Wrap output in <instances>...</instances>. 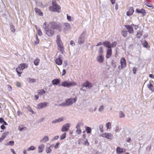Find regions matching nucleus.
Listing matches in <instances>:
<instances>
[{
    "mask_svg": "<svg viewBox=\"0 0 154 154\" xmlns=\"http://www.w3.org/2000/svg\"><path fill=\"white\" fill-rule=\"evenodd\" d=\"M84 127L87 134H91V127L87 126H85Z\"/></svg>",
    "mask_w": 154,
    "mask_h": 154,
    "instance_id": "nucleus-26",
    "label": "nucleus"
},
{
    "mask_svg": "<svg viewBox=\"0 0 154 154\" xmlns=\"http://www.w3.org/2000/svg\"><path fill=\"white\" fill-rule=\"evenodd\" d=\"M39 62H40V59L39 58H37L34 61V62H33L35 66H37L39 65Z\"/></svg>",
    "mask_w": 154,
    "mask_h": 154,
    "instance_id": "nucleus-31",
    "label": "nucleus"
},
{
    "mask_svg": "<svg viewBox=\"0 0 154 154\" xmlns=\"http://www.w3.org/2000/svg\"><path fill=\"white\" fill-rule=\"evenodd\" d=\"M14 142L13 140H11L7 143L5 145H10L13 146L14 145Z\"/></svg>",
    "mask_w": 154,
    "mask_h": 154,
    "instance_id": "nucleus-39",
    "label": "nucleus"
},
{
    "mask_svg": "<svg viewBox=\"0 0 154 154\" xmlns=\"http://www.w3.org/2000/svg\"><path fill=\"white\" fill-rule=\"evenodd\" d=\"M121 34L124 37H126L127 35V31L122 30L121 32Z\"/></svg>",
    "mask_w": 154,
    "mask_h": 154,
    "instance_id": "nucleus-41",
    "label": "nucleus"
},
{
    "mask_svg": "<svg viewBox=\"0 0 154 154\" xmlns=\"http://www.w3.org/2000/svg\"><path fill=\"white\" fill-rule=\"evenodd\" d=\"M135 13H136L140 14H142L143 17H144L145 15L146 11L143 8H141V9L137 8L135 10Z\"/></svg>",
    "mask_w": 154,
    "mask_h": 154,
    "instance_id": "nucleus-12",
    "label": "nucleus"
},
{
    "mask_svg": "<svg viewBox=\"0 0 154 154\" xmlns=\"http://www.w3.org/2000/svg\"><path fill=\"white\" fill-rule=\"evenodd\" d=\"M112 50L111 48L107 49L106 57L107 59L109 58L112 56Z\"/></svg>",
    "mask_w": 154,
    "mask_h": 154,
    "instance_id": "nucleus-13",
    "label": "nucleus"
},
{
    "mask_svg": "<svg viewBox=\"0 0 154 154\" xmlns=\"http://www.w3.org/2000/svg\"><path fill=\"white\" fill-rule=\"evenodd\" d=\"M26 128V127H20V126H19L18 127V130L20 131H23Z\"/></svg>",
    "mask_w": 154,
    "mask_h": 154,
    "instance_id": "nucleus-54",
    "label": "nucleus"
},
{
    "mask_svg": "<svg viewBox=\"0 0 154 154\" xmlns=\"http://www.w3.org/2000/svg\"><path fill=\"white\" fill-rule=\"evenodd\" d=\"M86 35V32L84 31L80 35L78 40V43L81 45L84 43L85 41V36Z\"/></svg>",
    "mask_w": 154,
    "mask_h": 154,
    "instance_id": "nucleus-7",
    "label": "nucleus"
},
{
    "mask_svg": "<svg viewBox=\"0 0 154 154\" xmlns=\"http://www.w3.org/2000/svg\"><path fill=\"white\" fill-rule=\"evenodd\" d=\"M27 81L31 83H33L35 82L36 80L34 79L31 78H27Z\"/></svg>",
    "mask_w": 154,
    "mask_h": 154,
    "instance_id": "nucleus-35",
    "label": "nucleus"
},
{
    "mask_svg": "<svg viewBox=\"0 0 154 154\" xmlns=\"http://www.w3.org/2000/svg\"><path fill=\"white\" fill-rule=\"evenodd\" d=\"M119 117L123 118L125 117V115L124 114L122 111H120L119 112Z\"/></svg>",
    "mask_w": 154,
    "mask_h": 154,
    "instance_id": "nucleus-52",
    "label": "nucleus"
},
{
    "mask_svg": "<svg viewBox=\"0 0 154 154\" xmlns=\"http://www.w3.org/2000/svg\"><path fill=\"white\" fill-rule=\"evenodd\" d=\"M103 126L102 125H101L99 126V130L100 131L101 133H103L104 132L103 130Z\"/></svg>",
    "mask_w": 154,
    "mask_h": 154,
    "instance_id": "nucleus-51",
    "label": "nucleus"
},
{
    "mask_svg": "<svg viewBox=\"0 0 154 154\" xmlns=\"http://www.w3.org/2000/svg\"><path fill=\"white\" fill-rule=\"evenodd\" d=\"M65 26L66 27L64 28V30H67V29H70L71 28L70 27V25L69 23H65L64 24Z\"/></svg>",
    "mask_w": 154,
    "mask_h": 154,
    "instance_id": "nucleus-28",
    "label": "nucleus"
},
{
    "mask_svg": "<svg viewBox=\"0 0 154 154\" xmlns=\"http://www.w3.org/2000/svg\"><path fill=\"white\" fill-rule=\"evenodd\" d=\"M77 100L76 97L74 98L71 97L66 99L65 102L59 104L58 106L63 107L70 106L76 102Z\"/></svg>",
    "mask_w": 154,
    "mask_h": 154,
    "instance_id": "nucleus-2",
    "label": "nucleus"
},
{
    "mask_svg": "<svg viewBox=\"0 0 154 154\" xmlns=\"http://www.w3.org/2000/svg\"><path fill=\"white\" fill-rule=\"evenodd\" d=\"M49 137L47 136H45L40 141V143H45L49 140Z\"/></svg>",
    "mask_w": 154,
    "mask_h": 154,
    "instance_id": "nucleus-25",
    "label": "nucleus"
},
{
    "mask_svg": "<svg viewBox=\"0 0 154 154\" xmlns=\"http://www.w3.org/2000/svg\"><path fill=\"white\" fill-rule=\"evenodd\" d=\"M35 38L36 41L35 42V44L36 45H37L39 43V40L37 35H36Z\"/></svg>",
    "mask_w": 154,
    "mask_h": 154,
    "instance_id": "nucleus-44",
    "label": "nucleus"
},
{
    "mask_svg": "<svg viewBox=\"0 0 154 154\" xmlns=\"http://www.w3.org/2000/svg\"><path fill=\"white\" fill-rule=\"evenodd\" d=\"M49 24L51 26L52 30L54 31V30H56L58 32H60L62 31V27L61 23L53 21L50 22Z\"/></svg>",
    "mask_w": 154,
    "mask_h": 154,
    "instance_id": "nucleus-1",
    "label": "nucleus"
},
{
    "mask_svg": "<svg viewBox=\"0 0 154 154\" xmlns=\"http://www.w3.org/2000/svg\"><path fill=\"white\" fill-rule=\"evenodd\" d=\"M45 150L46 153L48 154L50 153L52 151V150L50 147H47Z\"/></svg>",
    "mask_w": 154,
    "mask_h": 154,
    "instance_id": "nucleus-46",
    "label": "nucleus"
},
{
    "mask_svg": "<svg viewBox=\"0 0 154 154\" xmlns=\"http://www.w3.org/2000/svg\"><path fill=\"white\" fill-rule=\"evenodd\" d=\"M34 10L36 13L38 15L40 16H43V12L41 11L40 9H39L38 8H35Z\"/></svg>",
    "mask_w": 154,
    "mask_h": 154,
    "instance_id": "nucleus-20",
    "label": "nucleus"
},
{
    "mask_svg": "<svg viewBox=\"0 0 154 154\" xmlns=\"http://www.w3.org/2000/svg\"><path fill=\"white\" fill-rule=\"evenodd\" d=\"M125 67H126L123 65L122 64H121V65H119V66L118 69H122Z\"/></svg>",
    "mask_w": 154,
    "mask_h": 154,
    "instance_id": "nucleus-60",
    "label": "nucleus"
},
{
    "mask_svg": "<svg viewBox=\"0 0 154 154\" xmlns=\"http://www.w3.org/2000/svg\"><path fill=\"white\" fill-rule=\"evenodd\" d=\"M77 85L76 82L74 81H69L65 80L62 82L59 86H62L64 87L69 88L70 87L75 86Z\"/></svg>",
    "mask_w": 154,
    "mask_h": 154,
    "instance_id": "nucleus-5",
    "label": "nucleus"
},
{
    "mask_svg": "<svg viewBox=\"0 0 154 154\" xmlns=\"http://www.w3.org/2000/svg\"><path fill=\"white\" fill-rule=\"evenodd\" d=\"M146 2L145 5L147 6L149 8H154V7L152 5L150 4L149 3L147 2Z\"/></svg>",
    "mask_w": 154,
    "mask_h": 154,
    "instance_id": "nucleus-47",
    "label": "nucleus"
},
{
    "mask_svg": "<svg viewBox=\"0 0 154 154\" xmlns=\"http://www.w3.org/2000/svg\"><path fill=\"white\" fill-rule=\"evenodd\" d=\"M152 146V144H151L150 145H149L146 148V150H149L151 149Z\"/></svg>",
    "mask_w": 154,
    "mask_h": 154,
    "instance_id": "nucleus-61",
    "label": "nucleus"
},
{
    "mask_svg": "<svg viewBox=\"0 0 154 154\" xmlns=\"http://www.w3.org/2000/svg\"><path fill=\"white\" fill-rule=\"evenodd\" d=\"M82 140H83L84 142V143H82V144L85 145L87 146H89L90 144L88 142V140L87 139H82Z\"/></svg>",
    "mask_w": 154,
    "mask_h": 154,
    "instance_id": "nucleus-34",
    "label": "nucleus"
},
{
    "mask_svg": "<svg viewBox=\"0 0 154 154\" xmlns=\"http://www.w3.org/2000/svg\"><path fill=\"white\" fill-rule=\"evenodd\" d=\"M27 108L28 109V111L32 112V114H35V112L32 110V109L31 108L29 105H28L27 106Z\"/></svg>",
    "mask_w": 154,
    "mask_h": 154,
    "instance_id": "nucleus-40",
    "label": "nucleus"
},
{
    "mask_svg": "<svg viewBox=\"0 0 154 154\" xmlns=\"http://www.w3.org/2000/svg\"><path fill=\"white\" fill-rule=\"evenodd\" d=\"M147 87L152 92H154V86L150 82L149 84L147 85Z\"/></svg>",
    "mask_w": 154,
    "mask_h": 154,
    "instance_id": "nucleus-21",
    "label": "nucleus"
},
{
    "mask_svg": "<svg viewBox=\"0 0 154 154\" xmlns=\"http://www.w3.org/2000/svg\"><path fill=\"white\" fill-rule=\"evenodd\" d=\"M126 149L124 148H121L120 147H117L116 149V152L117 154H121L124 152Z\"/></svg>",
    "mask_w": 154,
    "mask_h": 154,
    "instance_id": "nucleus-17",
    "label": "nucleus"
},
{
    "mask_svg": "<svg viewBox=\"0 0 154 154\" xmlns=\"http://www.w3.org/2000/svg\"><path fill=\"white\" fill-rule=\"evenodd\" d=\"M48 104V103L47 102L40 103L38 104V109H41L47 107Z\"/></svg>",
    "mask_w": 154,
    "mask_h": 154,
    "instance_id": "nucleus-11",
    "label": "nucleus"
},
{
    "mask_svg": "<svg viewBox=\"0 0 154 154\" xmlns=\"http://www.w3.org/2000/svg\"><path fill=\"white\" fill-rule=\"evenodd\" d=\"M112 66L114 68H116V65L115 63V61L114 60H112L111 62Z\"/></svg>",
    "mask_w": 154,
    "mask_h": 154,
    "instance_id": "nucleus-50",
    "label": "nucleus"
},
{
    "mask_svg": "<svg viewBox=\"0 0 154 154\" xmlns=\"http://www.w3.org/2000/svg\"><path fill=\"white\" fill-rule=\"evenodd\" d=\"M76 132L78 134H80L82 133V130L80 129H77L76 131Z\"/></svg>",
    "mask_w": 154,
    "mask_h": 154,
    "instance_id": "nucleus-57",
    "label": "nucleus"
},
{
    "mask_svg": "<svg viewBox=\"0 0 154 154\" xmlns=\"http://www.w3.org/2000/svg\"><path fill=\"white\" fill-rule=\"evenodd\" d=\"M111 123L110 122H107L106 125V126L107 128V130L109 129L111 127Z\"/></svg>",
    "mask_w": 154,
    "mask_h": 154,
    "instance_id": "nucleus-45",
    "label": "nucleus"
},
{
    "mask_svg": "<svg viewBox=\"0 0 154 154\" xmlns=\"http://www.w3.org/2000/svg\"><path fill=\"white\" fill-rule=\"evenodd\" d=\"M104 109V106L103 105H102L100 106L98 110L100 112H101Z\"/></svg>",
    "mask_w": 154,
    "mask_h": 154,
    "instance_id": "nucleus-59",
    "label": "nucleus"
},
{
    "mask_svg": "<svg viewBox=\"0 0 154 154\" xmlns=\"http://www.w3.org/2000/svg\"><path fill=\"white\" fill-rule=\"evenodd\" d=\"M10 30L12 32H14L15 31V29L14 26L11 23V24L10 25Z\"/></svg>",
    "mask_w": 154,
    "mask_h": 154,
    "instance_id": "nucleus-37",
    "label": "nucleus"
},
{
    "mask_svg": "<svg viewBox=\"0 0 154 154\" xmlns=\"http://www.w3.org/2000/svg\"><path fill=\"white\" fill-rule=\"evenodd\" d=\"M60 144V143L59 142H57V143L54 146V149H57V148L59 146Z\"/></svg>",
    "mask_w": 154,
    "mask_h": 154,
    "instance_id": "nucleus-58",
    "label": "nucleus"
},
{
    "mask_svg": "<svg viewBox=\"0 0 154 154\" xmlns=\"http://www.w3.org/2000/svg\"><path fill=\"white\" fill-rule=\"evenodd\" d=\"M125 27L128 30V32L130 34H132L133 33L134 29L133 27L130 25H126L125 26Z\"/></svg>",
    "mask_w": 154,
    "mask_h": 154,
    "instance_id": "nucleus-14",
    "label": "nucleus"
},
{
    "mask_svg": "<svg viewBox=\"0 0 154 154\" xmlns=\"http://www.w3.org/2000/svg\"><path fill=\"white\" fill-rule=\"evenodd\" d=\"M134 12V10L133 7H130L129 8V11L126 13L127 16H130L132 15Z\"/></svg>",
    "mask_w": 154,
    "mask_h": 154,
    "instance_id": "nucleus-18",
    "label": "nucleus"
},
{
    "mask_svg": "<svg viewBox=\"0 0 154 154\" xmlns=\"http://www.w3.org/2000/svg\"><path fill=\"white\" fill-rule=\"evenodd\" d=\"M45 91L44 89L39 90H38V93L39 95H42L45 94Z\"/></svg>",
    "mask_w": 154,
    "mask_h": 154,
    "instance_id": "nucleus-32",
    "label": "nucleus"
},
{
    "mask_svg": "<svg viewBox=\"0 0 154 154\" xmlns=\"http://www.w3.org/2000/svg\"><path fill=\"white\" fill-rule=\"evenodd\" d=\"M93 85V84L92 83L89 82L87 80L82 83L81 86L82 87H85L87 88H88V89H90L92 88Z\"/></svg>",
    "mask_w": 154,
    "mask_h": 154,
    "instance_id": "nucleus-8",
    "label": "nucleus"
},
{
    "mask_svg": "<svg viewBox=\"0 0 154 154\" xmlns=\"http://www.w3.org/2000/svg\"><path fill=\"white\" fill-rule=\"evenodd\" d=\"M66 133L64 132L63 134L60 136V140H62L64 139L66 137Z\"/></svg>",
    "mask_w": 154,
    "mask_h": 154,
    "instance_id": "nucleus-38",
    "label": "nucleus"
},
{
    "mask_svg": "<svg viewBox=\"0 0 154 154\" xmlns=\"http://www.w3.org/2000/svg\"><path fill=\"white\" fill-rule=\"evenodd\" d=\"M70 124L69 123L64 125L62 127L61 131L63 132L68 131L70 126Z\"/></svg>",
    "mask_w": 154,
    "mask_h": 154,
    "instance_id": "nucleus-10",
    "label": "nucleus"
},
{
    "mask_svg": "<svg viewBox=\"0 0 154 154\" xmlns=\"http://www.w3.org/2000/svg\"><path fill=\"white\" fill-rule=\"evenodd\" d=\"M38 34L39 35L41 36L42 35V32L40 28H39L38 29Z\"/></svg>",
    "mask_w": 154,
    "mask_h": 154,
    "instance_id": "nucleus-55",
    "label": "nucleus"
},
{
    "mask_svg": "<svg viewBox=\"0 0 154 154\" xmlns=\"http://www.w3.org/2000/svg\"><path fill=\"white\" fill-rule=\"evenodd\" d=\"M0 128L2 130H4L6 129V127L4 125H2L0 126Z\"/></svg>",
    "mask_w": 154,
    "mask_h": 154,
    "instance_id": "nucleus-62",
    "label": "nucleus"
},
{
    "mask_svg": "<svg viewBox=\"0 0 154 154\" xmlns=\"http://www.w3.org/2000/svg\"><path fill=\"white\" fill-rule=\"evenodd\" d=\"M50 28L49 27L48 25L43 27L45 30V32L46 34L49 37H51L54 34V32L51 30V26Z\"/></svg>",
    "mask_w": 154,
    "mask_h": 154,
    "instance_id": "nucleus-6",
    "label": "nucleus"
},
{
    "mask_svg": "<svg viewBox=\"0 0 154 154\" xmlns=\"http://www.w3.org/2000/svg\"><path fill=\"white\" fill-rule=\"evenodd\" d=\"M137 71V68L136 67H134L132 69L133 72L134 74H136V72Z\"/></svg>",
    "mask_w": 154,
    "mask_h": 154,
    "instance_id": "nucleus-56",
    "label": "nucleus"
},
{
    "mask_svg": "<svg viewBox=\"0 0 154 154\" xmlns=\"http://www.w3.org/2000/svg\"><path fill=\"white\" fill-rule=\"evenodd\" d=\"M144 42L142 43L143 47L147 49H149L150 48V46L148 45V43L146 40H144Z\"/></svg>",
    "mask_w": 154,
    "mask_h": 154,
    "instance_id": "nucleus-23",
    "label": "nucleus"
},
{
    "mask_svg": "<svg viewBox=\"0 0 154 154\" xmlns=\"http://www.w3.org/2000/svg\"><path fill=\"white\" fill-rule=\"evenodd\" d=\"M60 79H55L52 81V85H58L59 86L60 84Z\"/></svg>",
    "mask_w": 154,
    "mask_h": 154,
    "instance_id": "nucleus-16",
    "label": "nucleus"
},
{
    "mask_svg": "<svg viewBox=\"0 0 154 154\" xmlns=\"http://www.w3.org/2000/svg\"><path fill=\"white\" fill-rule=\"evenodd\" d=\"M56 63L58 65H61L63 63V60L62 59H56L55 60Z\"/></svg>",
    "mask_w": 154,
    "mask_h": 154,
    "instance_id": "nucleus-30",
    "label": "nucleus"
},
{
    "mask_svg": "<svg viewBox=\"0 0 154 154\" xmlns=\"http://www.w3.org/2000/svg\"><path fill=\"white\" fill-rule=\"evenodd\" d=\"M143 31L139 30L137 31L136 34L137 37L138 38H140L141 36L143 35Z\"/></svg>",
    "mask_w": 154,
    "mask_h": 154,
    "instance_id": "nucleus-29",
    "label": "nucleus"
},
{
    "mask_svg": "<svg viewBox=\"0 0 154 154\" xmlns=\"http://www.w3.org/2000/svg\"><path fill=\"white\" fill-rule=\"evenodd\" d=\"M103 45L107 49L110 48V42L109 41H106L103 42Z\"/></svg>",
    "mask_w": 154,
    "mask_h": 154,
    "instance_id": "nucleus-19",
    "label": "nucleus"
},
{
    "mask_svg": "<svg viewBox=\"0 0 154 154\" xmlns=\"http://www.w3.org/2000/svg\"><path fill=\"white\" fill-rule=\"evenodd\" d=\"M35 147L34 146H30V147L28 148L27 149V150L28 151H29L30 150H33L35 149Z\"/></svg>",
    "mask_w": 154,
    "mask_h": 154,
    "instance_id": "nucleus-43",
    "label": "nucleus"
},
{
    "mask_svg": "<svg viewBox=\"0 0 154 154\" xmlns=\"http://www.w3.org/2000/svg\"><path fill=\"white\" fill-rule=\"evenodd\" d=\"M100 136L109 140H112L113 137V135L111 133H105L102 134Z\"/></svg>",
    "mask_w": 154,
    "mask_h": 154,
    "instance_id": "nucleus-9",
    "label": "nucleus"
},
{
    "mask_svg": "<svg viewBox=\"0 0 154 154\" xmlns=\"http://www.w3.org/2000/svg\"><path fill=\"white\" fill-rule=\"evenodd\" d=\"M66 16L67 20L69 21H71L72 20V17L69 15L68 14H66Z\"/></svg>",
    "mask_w": 154,
    "mask_h": 154,
    "instance_id": "nucleus-53",
    "label": "nucleus"
},
{
    "mask_svg": "<svg viewBox=\"0 0 154 154\" xmlns=\"http://www.w3.org/2000/svg\"><path fill=\"white\" fill-rule=\"evenodd\" d=\"M121 64H122L123 65L126 67L127 65L126 61L125 58L124 57H122L120 60Z\"/></svg>",
    "mask_w": 154,
    "mask_h": 154,
    "instance_id": "nucleus-24",
    "label": "nucleus"
},
{
    "mask_svg": "<svg viewBox=\"0 0 154 154\" xmlns=\"http://www.w3.org/2000/svg\"><path fill=\"white\" fill-rule=\"evenodd\" d=\"M99 53L102 54L103 52V51L102 47H100L99 48V50L98 51Z\"/></svg>",
    "mask_w": 154,
    "mask_h": 154,
    "instance_id": "nucleus-49",
    "label": "nucleus"
},
{
    "mask_svg": "<svg viewBox=\"0 0 154 154\" xmlns=\"http://www.w3.org/2000/svg\"><path fill=\"white\" fill-rule=\"evenodd\" d=\"M97 61L99 63H102L104 60V56L102 54H100L97 57Z\"/></svg>",
    "mask_w": 154,
    "mask_h": 154,
    "instance_id": "nucleus-15",
    "label": "nucleus"
},
{
    "mask_svg": "<svg viewBox=\"0 0 154 154\" xmlns=\"http://www.w3.org/2000/svg\"><path fill=\"white\" fill-rule=\"evenodd\" d=\"M117 44V43L116 41H114L112 42V43H110V47L112 49V48H114L116 46Z\"/></svg>",
    "mask_w": 154,
    "mask_h": 154,
    "instance_id": "nucleus-36",
    "label": "nucleus"
},
{
    "mask_svg": "<svg viewBox=\"0 0 154 154\" xmlns=\"http://www.w3.org/2000/svg\"><path fill=\"white\" fill-rule=\"evenodd\" d=\"M28 67V65L27 63H22L19 65V66L16 69V71L18 76L20 77L23 72V70Z\"/></svg>",
    "mask_w": 154,
    "mask_h": 154,
    "instance_id": "nucleus-4",
    "label": "nucleus"
},
{
    "mask_svg": "<svg viewBox=\"0 0 154 154\" xmlns=\"http://www.w3.org/2000/svg\"><path fill=\"white\" fill-rule=\"evenodd\" d=\"M66 70L65 69H63V70L62 74V76L65 75L66 74Z\"/></svg>",
    "mask_w": 154,
    "mask_h": 154,
    "instance_id": "nucleus-63",
    "label": "nucleus"
},
{
    "mask_svg": "<svg viewBox=\"0 0 154 154\" xmlns=\"http://www.w3.org/2000/svg\"><path fill=\"white\" fill-rule=\"evenodd\" d=\"M9 133L8 131H5V132L3 133L1 137L4 140L6 137V136Z\"/></svg>",
    "mask_w": 154,
    "mask_h": 154,
    "instance_id": "nucleus-33",
    "label": "nucleus"
},
{
    "mask_svg": "<svg viewBox=\"0 0 154 154\" xmlns=\"http://www.w3.org/2000/svg\"><path fill=\"white\" fill-rule=\"evenodd\" d=\"M52 5V6H50L49 7V9L50 11L53 12H57L58 13L60 12V10L61 9V7L57 4L56 1L53 0Z\"/></svg>",
    "mask_w": 154,
    "mask_h": 154,
    "instance_id": "nucleus-3",
    "label": "nucleus"
},
{
    "mask_svg": "<svg viewBox=\"0 0 154 154\" xmlns=\"http://www.w3.org/2000/svg\"><path fill=\"white\" fill-rule=\"evenodd\" d=\"M57 43L58 47H60L61 46H63L61 40H60V41H57Z\"/></svg>",
    "mask_w": 154,
    "mask_h": 154,
    "instance_id": "nucleus-42",
    "label": "nucleus"
},
{
    "mask_svg": "<svg viewBox=\"0 0 154 154\" xmlns=\"http://www.w3.org/2000/svg\"><path fill=\"white\" fill-rule=\"evenodd\" d=\"M63 120V118H59L57 119L52 121V123L53 124L59 123L61 122Z\"/></svg>",
    "mask_w": 154,
    "mask_h": 154,
    "instance_id": "nucleus-27",
    "label": "nucleus"
},
{
    "mask_svg": "<svg viewBox=\"0 0 154 154\" xmlns=\"http://www.w3.org/2000/svg\"><path fill=\"white\" fill-rule=\"evenodd\" d=\"M59 50L60 52H61V53L62 54H63L64 53V49H63V46H61L60 47H59Z\"/></svg>",
    "mask_w": 154,
    "mask_h": 154,
    "instance_id": "nucleus-48",
    "label": "nucleus"
},
{
    "mask_svg": "<svg viewBox=\"0 0 154 154\" xmlns=\"http://www.w3.org/2000/svg\"><path fill=\"white\" fill-rule=\"evenodd\" d=\"M45 147V145L43 144H42L41 145L38 146V152L39 153L42 152Z\"/></svg>",
    "mask_w": 154,
    "mask_h": 154,
    "instance_id": "nucleus-22",
    "label": "nucleus"
},
{
    "mask_svg": "<svg viewBox=\"0 0 154 154\" xmlns=\"http://www.w3.org/2000/svg\"><path fill=\"white\" fill-rule=\"evenodd\" d=\"M16 85L19 88L20 87L21 84L19 82H16Z\"/></svg>",
    "mask_w": 154,
    "mask_h": 154,
    "instance_id": "nucleus-64",
    "label": "nucleus"
}]
</instances>
